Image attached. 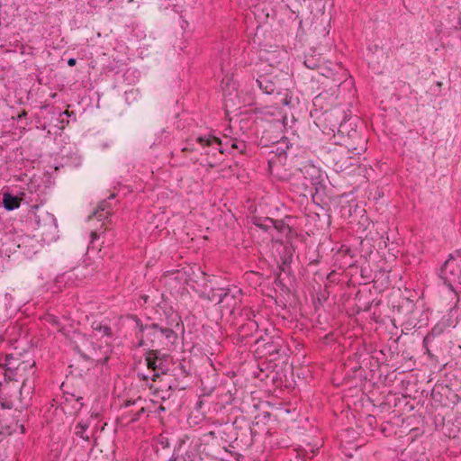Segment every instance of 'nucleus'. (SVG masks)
<instances>
[{"label":"nucleus","mask_w":461,"mask_h":461,"mask_svg":"<svg viewBox=\"0 0 461 461\" xmlns=\"http://www.w3.org/2000/svg\"><path fill=\"white\" fill-rule=\"evenodd\" d=\"M18 360L15 359L14 357L12 356H7L6 358H5V377H8L9 379H12V375H13V373L14 371H24L27 367V364L24 363V362H22V363H18L16 365V362Z\"/></svg>","instance_id":"9"},{"label":"nucleus","mask_w":461,"mask_h":461,"mask_svg":"<svg viewBox=\"0 0 461 461\" xmlns=\"http://www.w3.org/2000/svg\"><path fill=\"white\" fill-rule=\"evenodd\" d=\"M193 150H194V148H192V147H187V146H186V147H184V148L182 149V151H184V152H185V151H193Z\"/></svg>","instance_id":"22"},{"label":"nucleus","mask_w":461,"mask_h":461,"mask_svg":"<svg viewBox=\"0 0 461 461\" xmlns=\"http://www.w3.org/2000/svg\"><path fill=\"white\" fill-rule=\"evenodd\" d=\"M249 325H250L251 328H258V327L257 321H250L249 323Z\"/></svg>","instance_id":"23"},{"label":"nucleus","mask_w":461,"mask_h":461,"mask_svg":"<svg viewBox=\"0 0 461 461\" xmlns=\"http://www.w3.org/2000/svg\"><path fill=\"white\" fill-rule=\"evenodd\" d=\"M161 332L163 333V341L166 340L168 343H172L176 337V333L168 328H161Z\"/></svg>","instance_id":"15"},{"label":"nucleus","mask_w":461,"mask_h":461,"mask_svg":"<svg viewBox=\"0 0 461 461\" xmlns=\"http://www.w3.org/2000/svg\"><path fill=\"white\" fill-rule=\"evenodd\" d=\"M14 384H10L6 383L5 384H1L3 393L0 396V404L3 408L12 409L15 406V400L17 399L18 391L20 394L23 393L26 387L25 382L23 383V385L18 388V386H14Z\"/></svg>","instance_id":"6"},{"label":"nucleus","mask_w":461,"mask_h":461,"mask_svg":"<svg viewBox=\"0 0 461 461\" xmlns=\"http://www.w3.org/2000/svg\"><path fill=\"white\" fill-rule=\"evenodd\" d=\"M134 0H128L129 3H132Z\"/></svg>","instance_id":"29"},{"label":"nucleus","mask_w":461,"mask_h":461,"mask_svg":"<svg viewBox=\"0 0 461 461\" xmlns=\"http://www.w3.org/2000/svg\"><path fill=\"white\" fill-rule=\"evenodd\" d=\"M224 307H227L230 309V312L232 313L236 307H233V304L235 303V301L233 299H229L228 301H224Z\"/></svg>","instance_id":"18"},{"label":"nucleus","mask_w":461,"mask_h":461,"mask_svg":"<svg viewBox=\"0 0 461 461\" xmlns=\"http://www.w3.org/2000/svg\"><path fill=\"white\" fill-rule=\"evenodd\" d=\"M93 338L104 339V341L108 340L111 338L112 332L111 328L108 325H104L101 322H93L92 324V333Z\"/></svg>","instance_id":"10"},{"label":"nucleus","mask_w":461,"mask_h":461,"mask_svg":"<svg viewBox=\"0 0 461 461\" xmlns=\"http://www.w3.org/2000/svg\"><path fill=\"white\" fill-rule=\"evenodd\" d=\"M146 362L149 369L154 372L152 380L155 381L161 374L164 375L167 372V359L158 356L157 350L149 351L146 356Z\"/></svg>","instance_id":"7"},{"label":"nucleus","mask_w":461,"mask_h":461,"mask_svg":"<svg viewBox=\"0 0 461 461\" xmlns=\"http://www.w3.org/2000/svg\"><path fill=\"white\" fill-rule=\"evenodd\" d=\"M76 63H77V60H76V59H74V58H71V59H69L68 60V65L69 67H73V66H75V65H76Z\"/></svg>","instance_id":"19"},{"label":"nucleus","mask_w":461,"mask_h":461,"mask_svg":"<svg viewBox=\"0 0 461 461\" xmlns=\"http://www.w3.org/2000/svg\"><path fill=\"white\" fill-rule=\"evenodd\" d=\"M48 321H53V322H56V319H55V317H53V316H50V317H48Z\"/></svg>","instance_id":"24"},{"label":"nucleus","mask_w":461,"mask_h":461,"mask_svg":"<svg viewBox=\"0 0 461 461\" xmlns=\"http://www.w3.org/2000/svg\"><path fill=\"white\" fill-rule=\"evenodd\" d=\"M144 412V408H140V410L137 413V417L133 418L132 420H136L139 419L140 415Z\"/></svg>","instance_id":"20"},{"label":"nucleus","mask_w":461,"mask_h":461,"mask_svg":"<svg viewBox=\"0 0 461 461\" xmlns=\"http://www.w3.org/2000/svg\"><path fill=\"white\" fill-rule=\"evenodd\" d=\"M88 423L86 421H79L75 426V434L77 437L88 441L89 436L86 433L88 429Z\"/></svg>","instance_id":"13"},{"label":"nucleus","mask_w":461,"mask_h":461,"mask_svg":"<svg viewBox=\"0 0 461 461\" xmlns=\"http://www.w3.org/2000/svg\"><path fill=\"white\" fill-rule=\"evenodd\" d=\"M164 410H165V408L160 405L159 408H158V411H164Z\"/></svg>","instance_id":"25"},{"label":"nucleus","mask_w":461,"mask_h":461,"mask_svg":"<svg viewBox=\"0 0 461 461\" xmlns=\"http://www.w3.org/2000/svg\"><path fill=\"white\" fill-rule=\"evenodd\" d=\"M95 340H97V339L93 338L92 334L81 336L79 340L76 342L75 348L86 359L97 363H105L109 358L110 353L107 341L105 340L100 346L95 347Z\"/></svg>","instance_id":"1"},{"label":"nucleus","mask_w":461,"mask_h":461,"mask_svg":"<svg viewBox=\"0 0 461 461\" xmlns=\"http://www.w3.org/2000/svg\"><path fill=\"white\" fill-rule=\"evenodd\" d=\"M255 224L266 230H268L271 226H275V228H277L276 222L270 218H266L262 222L255 221Z\"/></svg>","instance_id":"16"},{"label":"nucleus","mask_w":461,"mask_h":461,"mask_svg":"<svg viewBox=\"0 0 461 461\" xmlns=\"http://www.w3.org/2000/svg\"><path fill=\"white\" fill-rule=\"evenodd\" d=\"M163 342L161 327L158 324L141 326L140 346L155 347Z\"/></svg>","instance_id":"5"},{"label":"nucleus","mask_w":461,"mask_h":461,"mask_svg":"<svg viewBox=\"0 0 461 461\" xmlns=\"http://www.w3.org/2000/svg\"><path fill=\"white\" fill-rule=\"evenodd\" d=\"M231 139H228L227 137L224 138V145H230L231 147Z\"/></svg>","instance_id":"21"},{"label":"nucleus","mask_w":461,"mask_h":461,"mask_svg":"<svg viewBox=\"0 0 461 461\" xmlns=\"http://www.w3.org/2000/svg\"><path fill=\"white\" fill-rule=\"evenodd\" d=\"M99 207L101 208V211H104V208L103 207V205H102V204H101Z\"/></svg>","instance_id":"27"},{"label":"nucleus","mask_w":461,"mask_h":461,"mask_svg":"<svg viewBox=\"0 0 461 461\" xmlns=\"http://www.w3.org/2000/svg\"><path fill=\"white\" fill-rule=\"evenodd\" d=\"M3 204L6 210L13 211L14 209L19 208L20 200L18 197L14 196L11 194L5 193L3 196Z\"/></svg>","instance_id":"12"},{"label":"nucleus","mask_w":461,"mask_h":461,"mask_svg":"<svg viewBox=\"0 0 461 461\" xmlns=\"http://www.w3.org/2000/svg\"><path fill=\"white\" fill-rule=\"evenodd\" d=\"M242 291L240 288H216L212 289L209 293L203 292L202 297L207 298L209 301L215 303H223L224 301L233 299L235 303L233 307H237L241 301Z\"/></svg>","instance_id":"2"},{"label":"nucleus","mask_w":461,"mask_h":461,"mask_svg":"<svg viewBox=\"0 0 461 461\" xmlns=\"http://www.w3.org/2000/svg\"><path fill=\"white\" fill-rule=\"evenodd\" d=\"M92 237L95 238V232H92Z\"/></svg>","instance_id":"28"},{"label":"nucleus","mask_w":461,"mask_h":461,"mask_svg":"<svg viewBox=\"0 0 461 461\" xmlns=\"http://www.w3.org/2000/svg\"><path fill=\"white\" fill-rule=\"evenodd\" d=\"M292 97L288 90L277 91L275 96L274 104L276 108L280 106H288L291 104Z\"/></svg>","instance_id":"11"},{"label":"nucleus","mask_w":461,"mask_h":461,"mask_svg":"<svg viewBox=\"0 0 461 461\" xmlns=\"http://www.w3.org/2000/svg\"><path fill=\"white\" fill-rule=\"evenodd\" d=\"M276 77L271 75L260 76L257 79L258 86L267 95H273L277 89Z\"/></svg>","instance_id":"8"},{"label":"nucleus","mask_w":461,"mask_h":461,"mask_svg":"<svg viewBox=\"0 0 461 461\" xmlns=\"http://www.w3.org/2000/svg\"><path fill=\"white\" fill-rule=\"evenodd\" d=\"M460 262L461 255L450 256L440 269V277L450 288H452L451 283L459 280L461 277Z\"/></svg>","instance_id":"3"},{"label":"nucleus","mask_w":461,"mask_h":461,"mask_svg":"<svg viewBox=\"0 0 461 461\" xmlns=\"http://www.w3.org/2000/svg\"><path fill=\"white\" fill-rule=\"evenodd\" d=\"M35 363H32V365H29L31 368H32L34 366Z\"/></svg>","instance_id":"26"},{"label":"nucleus","mask_w":461,"mask_h":461,"mask_svg":"<svg viewBox=\"0 0 461 461\" xmlns=\"http://www.w3.org/2000/svg\"><path fill=\"white\" fill-rule=\"evenodd\" d=\"M231 141V148L232 149H239L240 152L243 151L244 148H245V144L243 141H240L238 140H230Z\"/></svg>","instance_id":"17"},{"label":"nucleus","mask_w":461,"mask_h":461,"mask_svg":"<svg viewBox=\"0 0 461 461\" xmlns=\"http://www.w3.org/2000/svg\"><path fill=\"white\" fill-rule=\"evenodd\" d=\"M366 148L364 145L353 148L352 150L348 149L335 154V167L338 170H345L350 166L356 165L358 162L359 156L365 152Z\"/></svg>","instance_id":"4"},{"label":"nucleus","mask_w":461,"mask_h":461,"mask_svg":"<svg viewBox=\"0 0 461 461\" xmlns=\"http://www.w3.org/2000/svg\"><path fill=\"white\" fill-rule=\"evenodd\" d=\"M196 141L198 143H200L201 145H203V146H210L213 142L217 143L219 146H222L223 145V140H221V139H219L217 137L212 136V135H206V136L198 137L196 139Z\"/></svg>","instance_id":"14"}]
</instances>
